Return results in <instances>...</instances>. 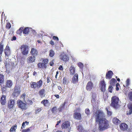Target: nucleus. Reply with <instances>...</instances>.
I'll return each instance as SVG.
<instances>
[{"label": "nucleus", "instance_id": "55", "mask_svg": "<svg viewBox=\"0 0 132 132\" xmlns=\"http://www.w3.org/2000/svg\"><path fill=\"white\" fill-rule=\"evenodd\" d=\"M28 103L30 104H32V101L30 100H28L27 101Z\"/></svg>", "mask_w": 132, "mask_h": 132}, {"label": "nucleus", "instance_id": "26", "mask_svg": "<svg viewBox=\"0 0 132 132\" xmlns=\"http://www.w3.org/2000/svg\"><path fill=\"white\" fill-rule=\"evenodd\" d=\"M105 110L107 111V114L109 116H110L112 114V112L109 106L106 107Z\"/></svg>", "mask_w": 132, "mask_h": 132}, {"label": "nucleus", "instance_id": "56", "mask_svg": "<svg viewBox=\"0 0 132 132\" xmlns=\"http://www.w3.org/2000/svg\"><path fill=\"white\" fill-rule=\"evenodd\" d=\"M61 120H59V121H58L57 122V124H56V125H55V127H57V126H58L59 125V124L61 123Z\"/></svg>", "mask_w": 132, "mask_h": 132}, {"label": "nucleus", "instance_id": "29", "mask_svg": "<svg viewBox=\"0 0 132 132\" xmlns=\"http://www.w3.org/2000/svg\"><path fill=\"white\" fill-rule=\"evenodd\" d=\"M117 82V81L115 79L112 78L110 80L109 83L111 85L114 86Z\"/></svg>", "mask_w": 132, "mask_h": 132}, {"label": "nucleus", "instance_id": "23", "mask_svg": "<svg viewBox=\"0 0 132 132\" xmlns=\"http://www.w3.org/2000/svg\"><path fill=\"white\" fill-rule=\"evenodd\" d=\"M4 50V45L3 41H1L0 43V57L2 56V53Z\"/></svg>", "mask_w": 132, "mask_h": 132}, {"label": "nucleus", "instance_id": "60", "mask_svg": "<svg viewBox=\"0 0 132 132\" xmlns=\"http://www.w3.org/2000/svg\"><path fill=\"white\" fill-rule=\"evenodd\" d=\"M47 83H49L50 81V77H47Z\"/></svg>", "mask_w": 132, "mask_h": 132}, {"label": "nucleus", "instance_id": "24", "mask_svg": "<svg viewBox=\"0 0 132 132\" xmlns=\"http://www.w3.org/2000/svg\"><path fill=\"white\" fill-rule=\"evenodd\" d=\"M41 60L42 61V63L47 67L49 62L48 59L46 58H42Z\"/></svg>", "mask_w": 132, "mask_h": 132}, {"label": "nucleus", "instance_id": "62", "mask_svg": "<svg viewBox=\"0 0 132 132\" xmlns=\"http://www.w3.org/2000/svg\"><path fill=\"white\" fill-rule=\"evenodd\" d=\"M54 96L57 98H59L60 96L58 94H55L54 95Z\"/></svg>", "mask_w": 132, "mask_h": 132}, {"label": "nucleus", "instance_id": "7", "mask_svg": "<svg viewBox=\"0 0 132 132\" xmlns=\"http://www.w3.org/2000/svg\"><path fill=\"white\" fill-rule=\"evenodd\" d=\"M70 123L69 121H65L61 125V127L62 129H66L69 128L70 126Z\"/></svg>", "mask_w": 132, "mask_h": 132}, {"label": "nucleus", "instance_id": "31", "mask_svg": "<svg viewBox=\"0 0 132 132\" xmlns=\"http://www.w3.org/2000/svg\"><path fill=\"white\" fill-rule=\"evenodd\" d=\"M17 128V125H15L12 126L10 130V132H15V130Z\"/></svg>", "mask_w": 132, "mask_h": 132}, {"label": "nucleus", "instance_id": "8", "mask_svg": "<svg viewBox=\"0 0 132 132\" xmlns=\"http://www.w3.org/2000/svg\"><path fill=\"white\" fill-rule=\"evenodd\" d=\"M100 86V87L101 90L103 92L106 90V84L104 80L101 81L99 83Z\"/></svg>", "mask_w": 132, "mask_h": 132}, {"label": "nucleus", "instance_id": "40", "mask_svg": "<svg viewBox=\"0 0 132 132\" xmlns=\"http://www.w3.org/2000/svg\"><path fill=\"white\" fill-rule=\"evenodd\" d=\"M25 123H26L27 125H28L29 124V122L27 121H26L25 122H23L22 125L21 129H23V128H24Z\"/></svg>", "mask_w": 132, "mask_h": 132}, {"label": "nucleus", "instance_id": "45", "mask_svg": "<svg viewBox=\"0 0 132 132\" xmlns=\"http://www.w3.org/2000/svg\"><path fill=\"white\" fill-rule=\"evenodd\" d=\"M11 25L9 22H7L6 26V28L7 29H9L11 27Z\"/></svg>", "mask_w": 132, "mask_h": 132}, {"label": "nucleus", "instance_id": "54", "mask_svg": "<svg viewBox=\"0 0 132 132\" xmlns=\"http://www.w3.org/2000/svg\"><path fill=\"white\" fill-rule=\"evenodd\" d=\"M53 39L56 40H59V38L58 37H57L54 36H53Z\"/></svg>", "mask_w": 132, "mask_h": 132}, {"label": "nucleus", "instance_id": "12", "mask_svg": "<svg viewBox=\"0 0 132 132\" xmlns=\"http://www.w3.org/2000/svg\"><path fill=\"white\" fill-rule=\"evenodd\" d=\"M35 57L34 56H29L28 57L27 59V62L28 63H31L35 62Z\"/></svg>", "mask_w": 132, "mask_h": 132}, {"label": "nucleus", "instance_id": "28", "mask_svg": "<svg viewBox=\"0 0 132 132\" xmlns=\"http://www.w3.org/2000/svg\"><path fill=\"white\" fill-rule=\"evenodd\" d=\"M112 122L114 124L118 125L120 123V121L117 118L114 117L113 119Z\"/></svg>", "mask_w": 132, "mask_h": 132}, {"label": "nucleus", "instance_id": "20", "mask_svg": "<svg viewBox=\"0 0 132 132\" xmlns=\"http://www.w3.org/2000/svg\"><path fill=\"white\" fill-rule=\"evenodd\" d=\"M75 68L73 65H71L69 69L70 74L73 76L75 74Z\"/></svg>", "mask_w": 132, "mask_h": 132}, {"label": "nucleus", "instance_id": "25", "mask_svg": "<svg viewBox=\"0 0 132 132\" xmlns=\"http://www.w3.org/2000/svg\"><path fill=\"white\" fill-rule=\"evenodd\" d=\"M12 82L11 80H7L6 82V86L7 87L11 88L12 85Z\"/></svg>", "mask_w": 132, "mask_h": 132}, {"label": "nucleus", "instance_id": "16", "mask_svg": "<svg viewBox=\"0 0 132 132\" xmlns=\"http://www.w3.org/2000/svg\"><path fill=\"white\" fill-rule=\"evenodd\" d=\"M73 117L75 119L77 120H80L81 118V113L77 112L74 113L73 115Z\"/></svg>", "mask_w": 132, "mask_h": 132}, {"label": "nucleus", "instance_id": "42", "mask_svg": "<svg viewBox=\"0 0 132 132\" xmlns=\"http://www.w3.org/2000/svg\"><path fill=\"white\" fill-rule=\"evenodd\" d=\"M56 110L57 108L56 107L54 106L51 109V111L52 113H55L56 112Z\"/></svg>", "mask_w": 132, "mask_h": 132}, {"label": "nucleus", "instance_id": "61", "mask_svg": "<svg viewBox=\"0 0 132 132\" xmlns=\"http://www.w3.org/2000/svg\"><path fill=\"white\" fill-rule=\"evenodd\" d=\"M50 44L52 45H54V42L53 40H51L50 43Z\"/></svg>", "mask_w": 132, "mask_h": 132}, {"label": "nucleus", "instance_id": "58", "mask_svg": "<svg viewBox=\"0 0 132 132\" xmlns=\"http://www.w3.org/2000/svg\"><path fill=\"white\" fill-rule=\"evenodd\" d=\"M16 39V38L15 36H13L11 40L12 41L15 40Z\"/></svg>", "mask_w": 132, "mask_h": 132}, {"label": "nucleus", "instance_id": "50", "mask_svg": "<svg viewBox=\"0 0 132 132\" xmlns=\"http://www.w3.org/2000/svg\"><path fill=\"white\" fill-rule=\"evenodd\" d=\"M118 86H120V84L119 83H117L116 84V90L117 91L119 89V87H118Z\"/></svg>", "mask_w": 132, "mask_h": 132}, {"label": "nucleus", "instance_id": "9", "mask_svg": "<svg viewBox=\"0 0 132 132\" xmlns=\"http://www.w3.org/2000/svg\"><path fill=\"white\" fill-rule=\"evenodd\" d=\"M60 59L66 62L69 60V57L64 53H62L60 55Z\"/></svg>", "mask_w": 132, "mask_h": 132}, {"label": "nucleus", "instance_id": "11", "mask_svg": "<svg viewBox=\"0 0 132 132\" xmlns=\"http://www.w3.org/2000/svg\"><path fill=\"white\" fill-rule=\"evenodd\" d=\"M113 74V72L112 71H109L106 73L105 76L106 79H110L112 78Z\"/></svg>", "mask_w": 132, "mask_h": 132}, {"label": "nucleus", "instance_id": "53", "mask_svg": "<svg viewBox=\"0 0 132 132\" xmlns=\"http://www.w3.org/2000/svg\"><path fill=\"white\" fill-rule=\"evenodd\" d=\"M54 60H53L52 61H51L50 63H49V64L50 66H52L54 64Z\"/></svg>", "mask_w": 132, "mask_h": 132}, {"label": "nucleus", "instance_id": "10", "mask_svg": "<svg viewBox=\"0 0 132 132\" xmlns=\"http://www.w3.org/2000/svg\"><path fill=\"white\" fill-rule=\"evenodd\" d=\"M15 105V102L14 100H11L9 101L8 103V107L10 109H12Z\"/></svg>", "mask_w": 132, "mask_h": 132}, {"label": "nucleus", "instance_id": "21", "mask_svg": "<svg viewBox=\"0 0 132 132\" xmlns=\"http://www.w3.org/2000/svg\"><path fill=\"white\" fill-rule=\"evenodd\" d=\"M45 90L44 89H42L39 90L38 93L40 96L42 98H43L45 96Z\"/></svg>", "mask_w": 132, "mask_h": 132}, {"label": "nucleus", "instance_id": "32", "mask_svg": "<svg viewBox=\"0 0 132 132\" xmlns=\"http://www.w3.org/2000/svg\"><path fill=\"white\" fill-rule=\"evenodd\" d=\"M29 32V29L28 27L25 28L23 30V33L24 34H27Z\"/></svg>", "mask_w": 132, "mask_h": 132}, {"label": "nucleus", "instance_id": "41", "mask_svg": "<svg viewBox=\"0 0 132 132\" xmlns=\"http://www.w3.org/2000/svg\"><path fill=\"white\" fill-rule=\"evenodd\" d=\"M42 107L40 108H37L35 110V113L37 114L41 111L42 110Z\"/></svg>", "mask_w": 132, "mask_h": 132}, {"label": "nucleus", "instance_id": "34", "mask_svg": "<svg viewBox=\"0 0 132 132\" xmlns=\"http://www.w3.org/2000/svg\"><path fill=\"white\" fill-rule=\"evenodd\" d=\"M7 87L6 86L3 85L1 88V90L3 94H4V93L6 92V88Z\"/></svg>", "mask_w": 132, "mask_h": 132}, {"label": "nucleus", "instance_id": "43", "mask_svg": "<svg viewBox=\"0 0 132 132\" xmlns=\"http://www.w3.org/2000/svg\"><path fill=\"white\" fill-rule=\"evenodd\" d=\"M85 112L87 115H89L90 113V111L88 108L86 109L85 110Z\"/></svg>", "mask_w": 132, "mask_h": 132}, {"label": "nucleus", "instance_id": "35", "mask_svg": "<svg viewBox=\"0 0 132 132\" xmlns=\"http://www.w3.org/2000/svg\"><path fill=\"white\" fill-rule=\"evenodd\" d=\"M48 102V101L47 100H43L41 102V103L43 104L44 106H46L47 105Z\"/></svg>", "mask_w": 132, "mask_h": 132}, {"label": "nucleus", "instance_id": "18", "mask_svg": "<svg viewBox=\"0 0 132 132\" xmlns=\"http://www.w3.org/2000/svg\"><path fill=\"white\" fill-rule=\"evenodd\" d=\"M30 53L32 56H34L35 57L37 55L38 52L36 49L33 48L31 49Z\"/></svg>", "mask_w": 132, "mask_h": 132}, {"label": "nucleus", "instance_id": "5", "mask_svg": "<svg viewBox=\"0 0 132 132\" xmlns=\"http://www.w3.org/2000/svg\"><path fill=\"white\" fill-rule=\"evenodd\" d=\"M20 49L22 54L24 55H27L28 52V46L25 45H22L20 47Z\"/></svg>", "mask_w": 132, "mask_h": 132}, {"label": "nucleus", "instance_id": "51", "mask_svg": "<svg viewBox=\"0 0 132 132\" xmlns=\"http://www.w3.org/2000/svg\"><path fill=\"white\" fill-rule=\"evenodd\" d=\"M30 131V129L29 128L26 129H23L22 130V132H29Z\"/></svg>", "mask_w": 132, "mask_h": 132}, {"label": "nucleus", "instance_id": "17", "mask_svg": "<svg viewBox=\"0 0 132 132\" xmlns=\"http://www.w3.org/2000/svg\"><path fill=\"white\" fill-rule=\"evenodd\" d=\"M78 76L77 73H75L72 78V82L73 84H76L78 81Z\"/></svg>", "mask_w": 132, "mask_h": 132}, {"label": "nucleus", "instance_id": "59", "mask_svg": "<svg viewBox=\"0 0 132 132\" xmlns=\"http://www.w3.org/2000/svg\"><path fill=\"white\" fill-rule=\"evenodd\" d=\"M132 110H130L129 111V112L128 113H127V114L128 115H130L132 113Z\"/></svg>", "mask_w": 132, "mask_h": 132}, {"label": "nucleus", "instance_id": "33", "mask_svg": "<svg viewBox=\"0 0 132 132\" xmlns=\"http://www.w3.org/2000/svg\"><path fill=\"white\" fill-rule=\"evenodd\" d=\"M23 27H21L20 28L19 30H17L16 32V34H17L21 35L23 31Z\"/></svg>", "mask_w": 132, "mask_h": 132}, {"label": "nucleus", "instance_id": "4", "mask_svg": "<svg viewBox=\"0 0 132 132\" xmlns=\"http://www.w3.org/2000/svg\"><path fill=\"white\" fill-rule=\"evenodd\" d=\"M24 103L22 101L19 100L17 101V104L18 106L23 110H25L27 109V103L26 102Z\"/></svg>", "mask_w": 132, "mask_h": 132}, {"label": "nucleus", "instance_id": "39", "mask_svg": "<svg viewBox=\"0 0 132 132\" xmlns=\"http://www.w3.org/2000/svg\"><path fill=\"white\" fill-rule=\"evenodd\" d=\"M26 94L25 93H23L22 95H21V98H22V99L23 100V102H26V100H25V98L26 96Z\"/></svg>", "mask_w": 132, "mask_h": 132}, {"label": "nucleus", "instance_id": "22", "mask_svg": "<svg viewBox=\"0 0 132 132\" xmlns=\"http://www.w3.org/2000/svg\"><path fill=\"white\" fill-rule=\"evenodd\" d=\"M37 67L38 68L40 69H45L47 67L42 63H39L37 64Z\"/></svg>", "mask_w": 132, "mask_h": 132}, {"label": "nucleus", "instance_id": "64", "mask_svg": "<svg viewBox=\"0 0 132 132\" xmlns=\"http://www.w3.org/2000/svg\"><path fill=\"white\" fill-rule=\"evenodd\" d=\"M56 132H63L61 130H58V131H57Z\"/></svg>", "mask_w": 132, "mask_h": 132}, {"label": "nucleus", "instance_id": "49", "mask_svg": "<svg viewBox=\"0 0 132 132\" xmlns=\"http://www.w3.org/2000/svg\"><path fill=\"white\" fill-rule=\"evenodd\" d=\"M128 107L130 110H132V103H130L128 105Z\"/></svg>", "mask_w": 132, "mask_h": 132}, {"label": "nucleus", "instance_id": "3", "mask_svg": "<svg viewBox=\"0 0 132 132\" xmlns=\"http://www.w3.org/2000/svg\"><path fill=\"white\" fill-rule=\"evenodd\" d=\"M43 81L41 79L37 82L32 81L30 83V87L32 88L35 89L36 88L39 89L42 85Z\"/></svg>", "mask_w": 132, "mask_h": 132}, {"label": "nucleus", "instance_id": "27", "mask_svg": "<svg viewBox=\"0 0 132 132\" xmlns=\"http://www.w3.org/2000/svg\"><path fill=\"white\" fill-rule=\"evenodd\" d=\"M65 104L66 102H64L63 103L61 104L58 108L59 111V112H61L64 109L65 105Z\"/></svg>", "mask_w": 132, "mask_h": 132}, {"label": "nucleus", "instance_id": "19", "mask_svg": "<svg viewBox=\"0 0 132 132\" xmlns=\"http://www.w3.org/2000/svg\"><path fill=\"white\" fill-rule=\"evenodd\" d=\"M4 53L5 56H8L11 54L9 46L6 45L5 48L4 50Z\"/></svg>", "mask_w": 132, "mask_h": 132}, {"label": "nucleus", "instance_id": "14", "mask_svg": "<svg viewBox=\"0 0 132 132\" xmlns=\"http://www.w3.org/2000/svg\"><path fill=\"white\" fill-rule=\"evenodd\" d=\"M120 128L121 130L125 131L128 128V125L125 123H121L120 125Z\"/></svg>", "mask_w": 132, "mask_h": 132}, {"label": "nucleus", "instance_id": "36", "mask_svg": "<svg viewBox=\"0 0 132 132\" xmlns=\"http://www.w3.org/2000/svg\"><path fill=\"white\" fill-rule=\"evenodd\" d=\"M49 56L51 57H53L55 54L54 51L52 50H51L49 51Z\"/></svg>", "mask_w": 132, "mask_h": 132}, {"label": "nucleus", "instance_id": "57", "mask_svg": "<svg viewBox=\"0 0 132 132\" xmlns=\"http://www.w3.org/2000/svg\"><path fill=\"white\" fill-rule=\"evenodd\" d=\"M59 69L60 70H63V68L62 65H60L59 68Z\"/></svg>", "mask_w": 132, "mask_h": 132}, {"label": "nucleus", "instance_id": "47", "mask_svg": "<svg viewBox=\"0 0 132 132\" xmlns=\"http://www.w3.org/2000/svg\"><path fill=\"white\" fill-rule=\"evenodd\" d=\"M67 78L65 77H64L63 79V83L64 84H65L67 83Z\"/></svg>", "mask_w": 132, "mask_h": 132}, {"label": "nucleus", "instance_id": "6", "mask_svg": "<svg viewBox=\"0 0 132 132\" xmlns=\"http://www.w3.org/2000/svg\"><path fill=\"white\" fill-rule=\"evenodd\" d=\"M14 91L12 95L14 97H17L18 96L20 93L21 91L20 88L18 86H15L14 88Z\"/></svg>", "mask_w": 132, "mask_h": 132}, {"label": "nucleus", "instance_id": "46", "mask_svg": "<svg viewBox=\"0 0 132 132\" xmlns=\"http://www.w3.org/2000/svg\"><path fill=\"white\" fill-rule=\"evenodd\" d=\"M112 89H113V87L112 86V85H110L109 86L108 88V90H109V92L110 93H112Z\"/></svg>", "mask_w": 132, "mask_h": 132}, {"label": "nucleus", "instance_id": "2", "mask_svg": "<svg viewBox=\"0 0 132 132\" xmlns=\"http://www.w3.org/2000/svg\"><path fill=\"white\" fill-rule=\"evenodd\" d=\"M119 98L116 96H113L111 98L110 106L115 109L119 107Z\"/></svg>", "mask_w": 132, "mask_h": 132}, {"label": "nucleus", "instance_id": "63", "mask_svg": "<svg viewBox=\"0 0 132 132\" xmlns=\"http://www.w3.org/2000/svg\"><path fill=\"white\" fill-rule=\"evenodd\" d=\"M37 73V72H36L35 71H34L33 73V75L34 76H35L36 75Z\"/></svg>", "mask_w": 132, "mask_h": 132}, {"label": "nucleus", "instance_id": "13", "mask_svg": "<svg viewBox=\"0 0 132 132\" xmlns=\"http://www.w3.org/2000/svg\"><path fill=\"white\" fill-rule=\"evenodd\" d=\"M93 86V82L91 81L88 82L86 86V89L87 90L90 91L92 89Z\"/></svg>", "mask_w": 132, "mask_h": 132}, {"label": "nucleus", "instance_id": "37", "mask_svg": "<svg viewBox=\"0 0 132 132\" xmlns=\"http://www.w3.org/2000/svg\"><path fill=\"white\" fill-rule=\"evenodd\" d=\"M4 76L0 73V84H2L4 81Z\"/></svg>", "mask_w": 132, "mask_h": 132}, {"label": "nucleus", "instance_id": "52", "mask_svg": "<svg viewBox=\"0 0 132 132\" xmlns=\"http://www.w3.org/2000/svg\"><path fill=\"white\" fill-rule=\"evenodd\" d=\"M130 80L129 79H127L126 81V86H127L129 85Z\"/></svg>", "mask_w": 132, "mask_h": 132}, {"label": "nucleus", "instance_id": "48", "mask_svg": "<svg viewBox=\"0 0 132 132\" xmlns=\"http://www.w3.org/2000/svg\"><path fill=\"white\" fill-rule=\"evenodd\" d=\"M78 66L80 68H82L83 67V65L82 63H81V62L78 63Z\"/></svg>", "mask_w": 132, "mask_h": 132}, {"label": "nucleus", "instance_id": "1", "mask_svg": "<svg viewBox=\"0 0 132 132\" xmlns=\"http://www.w3.org/2000/svg\"><path fill=\"white\" fill-rule=\"evenodd\" d=\"M95 122L98 123V128L100 131H103L109 128V122L105 118V115L103 112L99 110L95 114Z\"/></svg>", "mask_w": 132, "mask_h": 132}, {"label": "nucleus", "instance_id": "44", "mask_svg": "<svg viewBox=\"0 0 132 132\" xmlns=\"http://www.w3.org/2000/svg\"><path fill=\"white\" fill-rule=\"evenodd\" d=\"M128 96L130 100L132 101V92H130L129 93Z\"/></svg>", "mask_w": 132, "mask_h": 132}, {"label": "nucleus", "instance_id": "30", "mask_svg": "<svg viewBox=\"0 0 132 132\" xmlns=\"http://www.w3.org/2000/svg\"><path fill=\"white\" fill-rule=\"evenodd\" d=\"M96 95V94L93 93L92 94V98L91 100V102L92 103H94L95 101V99Z\"/></svg>", "mask_w": 132, "mask_h": 132}, {"label": "nucleus", "instance_id": "38", "mask_svg": "<svg viewBox=\"0 0 132 132\" xmlns=\"http://www.w3.org/2000/svg\"><path fill=\"white\" fill-rule=\"evenodd\" d=\"M78 129L80 132H84L85 131L82 127L81 126H79L78 127Z\"/></svg>", "mask_w": 132, "mask_h": 132}, {"label": "nucleus", "instance_id": "15", "mask_svg": "<svg viewBox=\"0 0 132 132\" xmlns=\"http://www.w3.org/2000/svg\"><path fill=\"white\" fill-rule=\"evenodd\" d=\"M0 102L2 105H5L6 102V97L5 95H2L1 97Z\"/></svg>", "mask_w": 132, "mask_h": 132}]
</instances>
